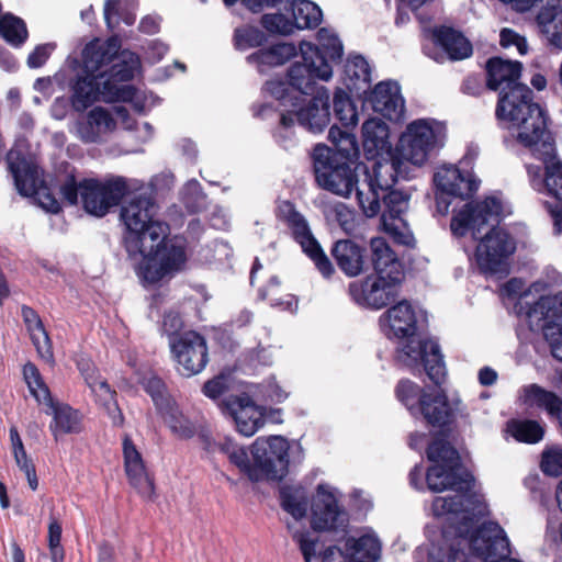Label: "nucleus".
<instances>
[{
    "label": "nucleus",
    "mask_w": 562,
    "mask_h": 562,
    "mask_svg": "<svg viewBox=\"0 0 562 562\" xmlns=\"http://www.w3.org/2000/svg\"><path fill=\"white\" fill-rule=\"evenodd\" d=\"M293 23L295 29H314L323 19L321 8L310 0H297L293 3Z\"/></svg>",
    "instance_id": "42"
},
{
    "label": "nucleus",
    "mask_w": 562,
    "mask_h": 562,
    "mask_svg": "<svg viewBox=\"0 0 562 562\" xmlns=\"http://www.w3.org/2000/svg\"><path fill=\"white\" fill-rule=\"evenodd\" d=\"M328 138L338 148V150L347 155L357 148L355 136L337 126H331L329 128Z\"/></svg>",
    "instance_id": "59"
},
{
    "label": "nucleus",
    "mask_w": 562,
    "mask_h": 562,
    "mask_svg": "<svg viewBox=\"0 0 562 562\" xmlns=\"http://www.w3.org/2000/svg\"><path fill=\"white\" fill-rule=\"evenodd\" d=\"M398 176H406V166L397 155L391 160L374 164L367 181L357 187V201L367 217H374L380 213L381 193L387 192Z\"/></svg>",
    "instance_id": "9"
},
{
    "label": "nucleus",
    "mask_w": 562,
    "mask_h": 562,
    "mask_svg": "<svg viewBox=\"0 0 562 562\" xmlns=\"http://www.w3.org/2000/svg\"><path fill=\"white\" fill-rule=\"evenodd\" d=\"M362 137L368 151L380 150L387 144L389 128L380 119H369L362 125Z\"/></svg>",
    "instance_id": "43"
},
{
    "label": "nucleus",
    "mask_w": 562,
    "mask_h": 562,
    "mask_svg": "<svg viewBox=\"0 0 562 562\" xmlns=\"http://www.w3.org/2000/svg\"><path fill=\"white\" fill-rule=\"evenodd\" d=\"M370 101L375 112L390 120L397 119L403 112L404 101L395 82L378 83L371 93Z\"/></svg>",
    "instance_id": "29"
},
{
    "label": "nucleus",
    "mask_w": 562,
    "mask_h": 562,
    "mask_svg": "<svg viewBox=\"0 0 562 562\" xmlns=\"http://www.w3.org/2000/svg\"><path fill=\"white\" fill-rule=\"evenodd\" d=\"M0 36L11 46L21 47L29 38L25 21L11 12L1 14Z\"/></svg>",
    "instance_id": "39"
},
{
    "label": "nucleus",
    "mask_w": 562,
    "mask_h": 562,
    "mask_svg": "<svg viewBox=\"0 0 562 562\" xmlns=\"http://www.w3.org/2000/svg\"><path fill=\"white\" fill-rule=\"evenodd\" d=\"M501 45L503 47L515 46L520 55L528 52V44L524 36L510 29H503L499 34Z\"/></svg>",
    "instance_id": "61"
},
{
    "label": "nucleus",
    "mask_w": 562,
    "mask_h": 562,
    "mask_svg": "<svg viewBox=\"0 0 562 562\" xmlns=\"http://www.w3.org/2000/svg\"><path fill=\"white\" fill-rule=\"evenodd\" d=\"M23 376L30 393L41 404H45L52 408L53 419L49 429L55 440L67 434H79L82 430V414L72 408L69 404L55 403L49 387L44 382L37 367L27 362L23 367Z\"/></svg>",
    "instance_id": "7"
},
{
    "label": "nucleus",
    "mask_w": 562,
    "mask_h": 562,
    "mask_svg": "<svg viewBox=\"0 0 562 562\" xmlns=\"http://www.w3.org/2000/svg\"><path fill=\"white\" fill-rule=\"evenodd\" d=\"M435 44L450 60H462L472 55L471 42L460 32L450 27H440L432 32Z\"/></svg>",
    "instance_id": "31"
},
{
    "label": "nucleus",
    "mask_w": 562,
    "mask_h": 562,
    "mask_svg": "<svg viewBox=\"0 0 562 562\" xmlns=\"http://www.w3.org/2000/svg\"><path fill=\"white\" fill-rule=\"evenodd\" d=\"M114 126L115 122L111 113L102 106H95L87 113L85 119L78 121L77 132L83 143H97L103 131Z\"/></svg>",
    "instance_id": "32"
},
{
    "label": "nucleus",
    "mask_w": 562,
    "mask_h": 562,
    "mask_svg": "<svg viewBox=\"0 0 562 562\" xmlns=\"http://www.w3.org/2000/svg\"><path fill=\"white\" fill-rule=\"evenodd\" d=\"M293 538L297 541L305 562H312L316 554L317 541L299 531L293 532Z\"/></svg>",
    "instance_id": "64"
},
{
    "label": "nucleus",
    "mask_w": 562,
    "mask_h": 562,
    "mask_svg": "<svg viewBox=\"0 0 562 562\" xmlns=\"http://www.w3.org/2000/svg\"><path fill=\"white\" fill-rule=\"evenodd\" d=\"M427 458L434 463L426 473L428 488L432 492L458 488L461 476L457 472V450L446 440L438 438L428 447Z\"/></svg>",
    "instance_id": "13"
},
{
    "label": "nucleus",
    "mask_w": 562,
    "mask_h": 562,
    "mask_svg": "<svg viewBox=\"0 0 562 562\" xmlns=\"http://www.w3.org/2000/svg\"><path fill=\"white\" fill-rule=\"evenodd\" d=\"M418 411L427 423L431 425H442L449 416V403L447 395L439 390L428 391L420 398Z\"/></svg>",
    "instance_id": "35"
},
{
    "label": "nucleus",
    "mask_w": 562,
    "mask_h": 562,
    "mask_svg": "<svg viewBox=\"0 0 562 562\" xmlns=\"http://www.w3.org/2000/svg\"><path fill=\"white\" fill-rule=\"evenodd\" d=\"M7 162L18 192L23 196L38 194L40 205L52 214L61 212V204L48 190L37 192L40 178L37 167L27 160L20 150L11 149L7 154Z\"/></svg>",
    "instance_id": "14"
},
{
    "label": "nucleus",
    "mask_w": 562,
    "mask_h": 562,
    "mask_svg": "<svg viewBox=\"0 0 562 562\" xmlns=\"http://www.w3.org/2000/svg\"><path fill=\"white\" fill-rule=\"evenodd\" d=\"M317 41L319 46L315 47L325 58L327 56L330 61H337L341 59L344 47L340 40L334 32L325 27L321 29L317 32Z\"/></svg>",
    "instance_id": "51"
},
{
    "label": "nucleus",
    "mask_w": 562,
    "mask_h": 562,
    "mask_svg": "<svg viewBox=\"0 0 562 562\" xmlns=\"http://www.w3.org/2000/svg\"><path fill=\"white\" fill-rule=\"evenodd\" d=\"M525 316L530 325L562 322V291L551 295L540 293L539 299L527 307Z\"/></svg>",
    "instance_id": "33"
},
{
    "label": "nucleus",
    "mask_w": 562,
    "mask_h": 562,
    "mask_svg": "<svg viewBox=\"0 0 562 562\" xmlns=\"http://www.w3.org/2000/svg\"><path fill=\"white\" fill-rule=\"evenodd\" d=\"M521 400L526 405L544 408L549 414L559 416L562 409V401L558 396L537 384H530L522 389Z\"/></svg>",
    "instance_id": "38"
},
{
    "label": "nucleus",
    "mask_w": 562,
    "mask_h": 562,
    "mask_svg": "<svg viewBox=\"0 0 562 562\" xmlns=\"http://www.w3.org/2000/svg\"><path fill=\"white\" fill-rule=\"evenodd\" d=\"M82 186L81 180H78L75 170L67 173L64 180L59 184V194L61 200L70 205H77L79 202V196L81 198Z\"/></svg>",
    "instance_id": "56"
},
{
    "label": "nucleus",
    "mask_w": 562,
    "mask_h": 562,
    "mask_svg": "<svg viewBox=\"0 0 562 562\" xmlns=\"http://www.w3.org/2000/svg\"><path fill=\"white\" fill-rule=\"evenodd\" d=\"M378 325L389 340L408 341L418 329L416 311L409 302L401 301L380 315Z\"/></svg>",
    "instance_id": "21"
},
{
    "label": "nucleus",
    "mask_w": 562,
    "mask_h": 562,
    "mask_svg": "<svg viewBox=\"0 0 562 562\" xmlns=\"http://www.w3.org/2000/svg\"><path fill=\"white\" fill-rule=\"evenodd\" d=\"M369 247L371 263L378 276L389 278L391 282H400L403 278V266L389 243L383 237H373Z\"/></svg>",
    "instance_id": "26"
},
{
    "label": "nucleus",
    "mask_w": 562,
    "mask_h": 562,
    "mask_svg": "<svg viewBox=\"0 0 562 562\" xmlns=\"http://www.w3.org/2000/svg\"><path fill=\"white\" fill-rule=\"evenodd\" d=\"M329 91L321 87L314 97L304 104H294V110L282 113L281 124L291 127L296 121L311 133H321L329 124Z\"/></svg>",
    "instance_id": "20"
},
{
    "label": "nucleus",
    "mask_w": 562,
    "mask_h": 562,
    "mask_svg": "<svg viewBox=\"0 0 562 562\" xmlns=\"http://www.w3.org/2000/svg\"><path fill=\"white\" fill-rule=\"evenodd\" d=\"M522 130L518 143L529 148L544 165L543 191L562 202V160L557 157L554 140L547 123L537 111L530 117L528 127L524 126Z\"/></svg>",
    "instance_id": "5"
},
{
    "label": "nucleus",
    "mask_w": 562,
    "mask_h": 562,
    "mask_svg": "<svg viewBox=\"0 0 562 562\" xmlns=\"http://www.w3.org/2000/svg\"><path fill=\"white\" fill-rule=\"evenodd\" d=\"M54 48L55 46L52 44L37 45L27 56V66L32 69L44 66Z\"/></svg>",
    "instance_id": "62"
},
{
    "label": "nucleus",
    "mask_w": 562,
    "mask_h": 562,
    "mask_svg": "<svg viewBox=\"0 0 562 562\" xmlns=\"http://www.w3.org/2000/svg\"><path fill=\"white\" fill-rule=\"evenodd\" d=\"M289 442L282 436L258 438L252 445L251 453L255 467L268 480H282L289 465Z\"/></svg>",
    "instance_id": "17"
},
{
    "label": "nucleus",
    "mask_w": 562,
    "mask_h": 562,
    "mask_svg": "<svg viewBox=\"0 0 562 562\" xmlns=\"http://www.w3.org/2000/svg\"><path fill=\"white\" fill-rule=\"evenodd\" d=\"M331 256L339 269L348 277H357L362 273L366 255L364 249L350 239H341L335 243Z\"/></svg>",
    "instance_id": "30"
},
{
    "label": "nucleus",
    "mask_w": 562,
    "mask_h": 562,
    "mask_svg": "<svg viewBox=\"0 0 562 562\" xmlns=\"http://www.w3.org/2000/svg\"><path fill=\"white\" fill-rule=\"evenodd\" d=\"M279 213L291 229L293 238L300 244L303 252L310 257L324 277H330L335 269L321 245L313 236L305 217L299 213L290 202H283L279 206Z\"/></svg>",
    "instance_id": "16"
},
{
    "label": "nucleus",
    "mask_w": 562,
    "mask_h": 562,
    "mask_svg": "<svg viewBox=\"0 0 562 562\" xmlns=\"http://www.w3.org/2000/svg\"><path fill=\"white\" fill-rule=\"evenodd\" d=\"M21 316L30 331L36 351H43V349L48 346L49 337L38 313L29 305H22Z\"/></svg>",
    "instance_id": "44"
},
{
    "label": "nucleus",
    "mask_w": 562,
    "mask_h": 562,
    "mask_svg": "<svg viewBox=\"0 0 562 562\" xmlns=\"http://www.w3.org/2000/svg\"><path fill=\"white\" fill-rule=\"evenodd\" d=\"M328 148L317 145L314 149V170L318 186L336 195L349 198L353 189L357 190L358 179L355 170L347 164L328 165L323 157Z\"/></svg>",
    "instance_id": "18"
},
{
    "label": "nucleus",
    "mask_w": 562,
    "mask_h": 562,
    "mask_svg": "<svg viewBox=\"0 0 562 562\" xmlns=\"http://www.w3.org/2000/svg\"><path fill=\"white\" fill-rule=\"evenodd\" d=\"M203 448L207 452L218 449L228 457L229 462L235 465L241 475L246 474V447L238 445L233 438L226 437L223 442H215L210 436L201 435Z\"/></svg>",
    "instance_id": "36"
},
{
    "label": "nucleus",
    "mask_w": 562,
    "mask_h": 562,
    "mask_svg": "<svg viewBox=\"0 0 562 562\" xmlns=\"http://www.w3.org/2000/svg\"><path fill=\"white\" fill-rule=\"evenodd\" d=\"M543 337L552 349L562 348V322L541 324Z\"/></svg>",
    "instance_id": "63"
},
{
    "label": "nucleus",
    "mask_w": 562,
    "mask_h": 562,
    "mask_svg": "<svg viewBox=\"0 0 562 562\" xmlns=\"http://www.w3.org/2000/svg\"><path fill=\"white\" fill-rule=\"evenodd\" d=\"M519 61L506 60L493 57L486 64L487 87L492 90H501L496 106V117L510 131L516 138L528 127L530 117L539 112L547 123L544 110L533 102V93L526 86L518 82L521 74Z\"/></svg>",
    "instance_id": "3"
},
{
    "label": "nucleus",
    "mask_w": 562,
    "mask_h": 562,
    "mask_svg": "<svg viewBox=\"0 0 562 562\" xmlns=\"http://www.w3.org/2000/svg\"><path fill=\"white\" fill-rule=\"evenodd\" d=\"M261 24L269 33L280 35H290L295 30L293 21L282 13L265 14Z\"/></svg>",
    "instance_id": "58"
},
{
    "label": "nucleus",
    "mask_w": 562,
    "mask_h": 562,
    "mask_svg": "<svg viewBox=\"0 0 562 562\" xmlns=\"http://www.w3.org/2000/svg\"><path fill=\"white\" fill-rule=\"evenodd\" d=\"M537 25L547 43L562 50V3L561 0H547L539 5Z\"/></svg>",
    "instance_id": "28"
},
{
    "label": "nucleus",
    "mask_w": 562,
    "mask_h": 562,
    "mask_svg": "<svg viewBox=\"0 0 562 562\" xmlns=\"http://www.w3.org/2000/svg\"><path fill=\"white\" fill-rule=\"evenodd\" d=\"M439 143V127L422 119L407 125L400 138L396 155L406 164L422 167Z\"/></svg>",
    "instance_id": "11"
},
{
    "label": "nucleus",
    "mask_w": 562,
    "mask_h": 562,
    "mask_svg": "<svg viewBox=\"0 0 562 562\" xmlns=\"http://www.w3.org/2000/svg\"><path fill=\"white\" fill-rule=\"evenodd\" d=\"M76 362L87 385L90 387L91 385L97 384V381L100 380V374L91 359L86 357V353H81L80 357L76 359Z\"/></svg>",
    "instance_id": "60"
},
{
    "label": "nucleus",
    "mask_w": 562,
    "mask_h": 562,
    "mask_svg": "<svg viewBox=\"0 0 562 562\" xmlns=\"http://www.w3.org/2000/svg\"><path fill=\"white\" fill-rule=\"evenodd\" d=\"M296 47L292 43H279L268 49L261 50L259 58L262 63L270 66H279L296 56Z\"/></svg>",
    "instance_id": "53"
},
{
    "label": "nucleus",
    "mask_w": 562,
    "mask_h": 562,
    "mask_svg": "<svg viewBox=\"0 0 562 562\" xmlns=\"http://www.w3.org/2000/svg\"><path fill=\"white\" fill-rule=\"evenodd\" d=\"M396 283L379 276L375 279H367L364 283H351L349 293L359 305L381 308L393 297V288Z\"/></svg>",
    "instance_id": "25"
},
{
    "label": "nucleus",
    "mask_w": 562,
    "mask_h": 562,
    "mask_svg": "<svg viewBox=\"0 0 562 562\" xmlns=\"http://www.w3.org/2000/svg\"><path fill=\"white\" fill-rule=\"evenodd\" d=\"M435 182L438 189L448 195L465 199L477 189L480 181L473 175L462 173L454 166H443L435 173Z\"/></svg>",
    "instance_id": "27"
},
{
    "label": "nucleus",
    "mask_w": 562,
    "mask_h": 562,
    "mask_svg": "<svg viewBox=\"0 0 562 562\" xmlns=\"http://www.w3.org/2000/svg\"><path fill=\"white\" fill-rule=\"evenodd\" d=\"M158 205L150 195L133 196L121 209V217L126 227L123 246L128 257H134L140 251L142 244L149 239V233L156 225H167L166 223L155 221Z\"/></svg>",
    "instance_id": "8"
},
{
    "label": "nucleus",
    "mask_w": 562,
    "mask_h": 562,
    "mask_svg": "<svg viewBox=\"0 0 562 562\" xmlns=\"http://www.w3.org/2000/svg\"><path fill=\"white\" fill-rule=\"evenodd\" d=\"M282 508L295 520L305 517L308 506L306 491L301 486H283L280 490Z\"/></svg>",
    "instance_id": "40"
},
{
    "label": "nucleus",
    "mask_w": 562,
    "mask_h": 562,
    "mask_svg": "<svg viewBox=\"0 0 562 562\" xmlns=\"http://www.w3.org/2000/svg\"><path fill=\"white\" fill-rule=\"evenodd\" d=\"M547 286H548V284L546 282L536 281V282L531 283L528 289H525V284H524L522 280L513 278L504 284L503 292L509 297L518 296L519 302L516 305L517 313L525 314L527 308H525L522 306V301L525 299H527L532 293H535V294L544 293L547 290Z\"/></svg>",
    "instance_id": "45"
},
{
    "label": "nucleus",
    "mask_w": 562,
    "mask_h": 562,
    "mask_svg": "<svg viewBox=\"0 0 562 562\" xmlns=\"http://www.w3.org/2000/svg\"><path fill=\"white\" fill-rule=\"evenodd\" d=\"M384 211L381 215V226L384 233L396 244L414 247L415 237L408 223L403 218L409 206V195L397 190L381 193Z\"/></svg>",
    "instance_id": "19"
},
{
    "label": "nucleus",
    "mask_w": 562,
    "mask_h": 562,
    "mask_svg": "<svg viewBox=\"0 0 562 562\" xmlns=\"http://www.w3.org/2000/svg\"><path fill=\"white\" fill-rule=\"evenodd\" d=\"M124 471L128 483L147 501L156 498L155 477L146 468L142 453L134 445L130 435L122 442Z\"/></svg>",
    "instance_id": "22"
},
{
    "label": "nucleus",
    "mask_w": 562,
    "mask_h": 562,
    "mask_svg": "<svg viewBox=\"0 0 562 562\" xmlns=\"http://www.w3.org/2000/svg\"><path fill=\"white\" fill-rule=\"evenodd\" d=\"M82 72L71 86V104L78 112L91 106L101 95L105 102H131L136 95L132 85L140 65L137 54L121 50V40L112 35L108 40L94 38L82 50Z\"/></svg>",
    "instance_id": "1"
},
{
    "label": "nucleus",
    "mask_w": 562,
    "mask_h": 562,
    "mask_svg": "<svg viewBox=\"0 0 562 562\" xmlns=\"http://www.w3.org/2000/svg\"><path fill=\"white\" fill-rule=\"evenodd\" d=\"M90 389L94 393L99 405L105 409L113 426L122 427L124 425V415L116 400V391L110 386L106 380L101 379L97 381V384L91 385Z\"/></svg>",
    "instance_id": "37"
},
{
    "label": "nucleus",
    "mask_w": 562,
    "mask_h": 562,
    "mask_svg": "<svg viewBox=\"0 0 562 562\" xmlns=\"http://www.w3.org/2000/svg\"><path fill=\"white\" fill-rule=\"evenodd\" d=\"M135 14L130 12L121 0H106L104 3V21L110 30L116 29L121 22L126 25L135 23Z\"/></svg>",
    "instance_id": "47"
},
{
    "label": "nucleus",
    "mask_w": 562,
    "mask_h": 562,
    "mask_svg": "<svg viewBox=\"0 0 562 562\" xmlns=\"http://www.w3.org/2000/svg\"><path fill=\"white\" fill-rule=\"evenodd\" d=\"M245 372L241 368L225 367L221 372L204 382L202 393L212 401H217L222 395L232 393L218 403L221 413L232 419L236 430L246 436V420L239 417V413L246 409V383Z\"/></svg>",
    "instance_id": "6"
},
{
    "label": "nucleus",
    "mask_w": 562,
    "mask_h": 562,
    "mask_svg": "<svg viewBox=\"0 0 562 562\" xmlns=\"http://www.w3.org/2000/svg\"><path fill=\"white\" fill-rule=\"evenodd\" d=\"M209 353H172L177 371L183 376L200 373L206 366Z\"/></svg>",
    "instance_id": "48"
},
{
    "label": "nucleus",
    "mask_w": 562,
    "mask_h": 562,
    "mask_svg": "<svg viewBox=\"0 0 562 562\" xmlns=\"http://www.w3.org/2000/svg\"><path fill=\"white\" fill-rule=\"evenodd\" d=\"M395 393L398 401L414 413V411H418L420 406L422 396L428 393V391L409 380H402L398 382Z\"/></svg>",
    "instance_id": "52"
},
{
    "label": "nucleus",
    "mask_w": 562,
    "mask_h": 562,
    "mask_svg": "<svg viewBox=\"0 0 562 562\" xmlns=\"http://www.w3.org/2000/svg\"><path fill=\"white\" fill-rule=\"evenodd\" d=\"M142 257L136 267L138 278L146 284H157L181 272L187 265V241L183 237L170 236L169 225H156L149 239L142 244L140 251L131 259Z\"/></svg>",
    "instance_id": "4"
},
{
    "label": "nucleus",
    "mask_w": 562,
    "mask_h": 562,
    "mask_svg": "<svg viewBox=\"0 0 562 562\" xmlns=\"http://www.w3.org/2000/svg\"><path fill=\"white\" fill-rule=\"evenodd\" d=\"M347 522V514L339 507L334 491L318 485L312 504V527L315 530H336Z\"/></svg>",
    "instance_id": "23"
},
{
    "label": "nucleus",
    "mask_w": 562,
    "mask_h": 562,
    "mask_svg": "<svg viewBox=\"0 0 562 562\" xmlns=\"http://www.w3.org/2000/svg\"><path fill=\"white\" fill-rule=\"evenodd\" d=\"M182 327L183 321L179 313H165L162 330L168 335L170 351H206L205 338L195 330L181 331Z\"/></svg>",
    "instance_id": "24"
},
{
    "label": "nucleus",
    "mask_w": 562,
    "mask_h": 562,
    "mask_svg": "<svg viewBox=\"0 0 562 562\" xmlns=\"http://www.w3.org/2000/svg\"><path fill=\"white\" fill-rule=\"evenodd\" d=\"M334 111L344 126L348 127L357 124L358 114L356 106L346 93L339 92L335 94Z\"/></svg>",
    "instance_id": "54"
},
{
    "label": "nucleus",
    "mask_w": 562,
    "mask_h": 562,
    "mask_svg": "<svg viewBox=\"0 0 562 562\" xmlns=\"http://www.w3.org/2000/svg\"><path fill=\"white\" fill-rule=\"evenodd\" d=\"M345 74L351 85L361 89V83L369 86L371 81V70L368 61L362 56H351L345 65Z\"/></svg>",
    "instance_id": "46"
},
{
    "label": "nucleus",
    "mask_w": 562,
    "mask_h": 562,
    "mask_svg": "<svg viewBox=\"0 0 562 562\" xmlns=\"http://www.w3.org/2000/svg\"><path fill=\"white\" fill-rule=\"evenodd\" d=\"M81 203L83 210L95 217L105 216L110 210L117 206L128 192V186L123 177H113L105 181L95 178L81 179Z\"/></svg>",
    "instance_id": "12"
},
{
    "label": "nucleus",
    "mask_w": 562,
    "mask_h": 562,
    "mask_svg": "<svg viewBox=\"0 0 562 562\" xmlns=\"http://www.w3.org/2000/svg\"><path fill=\"white\" fill-rule=\"evenodd\" d=\"M158 414L172 434L177 435L179 438L189 439L194 436L195 427L183 416L176 402L167 405L166 408L159 411Z\"/></svg>",
    "instance_id": "41"
},
{
    "label": "nucleus",
    "mask_w": 562,
    "mask_h": 562,
    "mask_svg": "<svg viewBox=\"0 0 562 562\" xmlns=\"http://www.w3.org/2000/svg\"><path fill=\"white\" fill-rule=\"evenodd\" d=\"M540 468L542 472L550 476L562 474V447L552 446L543 450Z\"/></svg>",
    "instance_id": "57"
},
{
    "label": "nucleus",
    "mask_w": 562,
    "mask_h": 562,
    "mask_svg": "<svg viewBox=\"0 0 562 562\" xmlns=\"http://www.w3.org/2000/svg\"><path fill=\"white\" fill-rule=\"evenodd\" d=\"M289 394L279 386L273 379L268 380L265 384H254L248 386V437L252 436L261 429L267 423L281 424L282 409L267 408L258 405L257 402L282 403L288 398Z\"/></svg>",
    "instance_id": "15"
},
{
    "label": "nucleus",
    "mask_w": 562,
    "mask_h": 562,
    "mask_svg": "<svg viewBox=\"0 0 562 562\" xmlns=\"http://www.w3.org/2000/svg\"><path fill=\"white\" fill-rule=\"evenodd\" d=\"M512 435L518 440L527 443H536L543 438V427L535 420H518L509 424Z\"/></svg>",
    "instance_id": "50"
},
{
    "label": "nucleus",
    "mask_w": 562,
    "mask_h": 562,
    "mask_svg": "<svg viewBox=\"0 0 562 562\" xmlns=\"http://www.w3.org/2000/svg\"><path fill=\"white\" fill-rule=\"evenodd\" d=\"M420 356V361L428 378L437 385L446 379V364L441 353H416Z\"/></svg>",
    "instance_id": "55"
},
{
    "label": "nucleus",
    "mask_w": 562,
    "mask_h": 562,
    "mask_svg": "<svg viewBox=\"0 0 562 562\" xmlns=\"http://www.w3.org/2000/svg\"><path fill=\"white\" fill-rule=\"evenodd\" d=\"M139 383L143 385L145 392L151 397L157 412L166 408L167 405L175 402L168 394L165 382L157 375L144 378L139 380Z\"/></svg>",
    "instance_id": "49"
},
{
    "label": "nucleus",
    "mask_w": 562,
    "mask_h": 562,
    "mask_svg": "<svg viewBox=\"0 0 562 562\" xmlns=\"http://www.w3.org/2000/svg\"><path fill=\"white\" fill-rule=\"evenodd\" d=\"M300 50L302 61L294 63L288 69V83L303 94H316L321 89L317 87L316 80L329 81L333 77V68L315 45L302 43Z\"/></svg>",
    "instance_id": "10"
},
{
    "label": "nucleus",
    "mask_w": 562,
    "mask_h": 562,
    "mask_svg": "<svg viewBox=\"0 0 562 562\" xmlns=\"http://www.w3.org/2000/svg\"><path fill=\"white\" fill-rule=\"evenodd\" d=\"M504 205L496 196H487L481 202L465 204L450 224L454 236L471 233L479 240L475 261L484 272H497L505 260L515 252L516 243L504 229L496 227L504 216Z\"/></svg>",
    "instance_id": "2"
},
{
    "label": "nucleus",
    "mask_w": 562,
    "mask_h": 562,
    "mask_svg": "<svg viewBox=\"0 0 562 562\" xmlns=\"http://www.w3.org/2000/svg\"><path fill=\"white\" fill-rule=\"evenodd\" d=\"M344 544L351 562H376L381 557V542L373 532L349 537Z\"/></svg>",
    "instance_id": "34"
}]
</instances>
